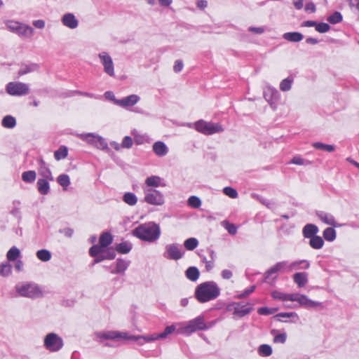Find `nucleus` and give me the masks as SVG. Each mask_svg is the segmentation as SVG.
Masks as SVG:
<instances>
[{"label": "nucleus", "instance_id": "obj_10", "mask_svg": "<svg viewBox=\"0 0 359 359\" xmlns=\"http://www.w3.org/2000/svg\"><path fill=\"white\" fill-rule=\"evenodd\" d=\"M278 272L280 273H290V264L287 261H283L277 262L275 265L271 266L270 269H269L264 275V279L265 281L271 283H273L276 279V276L272 277V275L277 273Z\"/></svg>", "mask_w": 359, "mask_h": 359}, {"label": "nucleus", "instance_id": "obj_57", "mask_svg": "<svg viewBox=\"0 0 359 359\" xmlns=\"http://www.w3.org/2000/svg\"><path fill=\"white\" fill-rule=\"evenodd\" d=\"M278 311L277 308L260 307L257 310L259 315L268 316Z\"/></svg>", "mask_w": 359, "mask_h": 359}, {"label": "nucleus", "instance_id": "obj_4", "mask_svg": "<svg viewBox=\"0 0 359 359\" xmlns=\"http://www.w3.org/2000/svg\"><path fill=\"white\" fill-rule=\"evenodd\" d=\"M215 325L214 322L206 323L203 316H199L188 321L185 325L181 326L177 330L178 334L190 335L191 333L200 330H206Z\"/></svg>", "mask_w": 359, "mask_h": 359}, {"label": "nucleus", "instance_id": "obj_40", "mask_svg": "<svg viewBox=\"0 0 359 359\" xmlns=\"http://www.w3.org/2000/svg\"><path fill=\"white\" fill-rule=\"evenodd\" d=\"M36 257L42 262H48L52 257L51 252L46 249L39 250L36 253Z\"/></svg>", "mask_w": 359, "mask_h": 359}, {"label": "nucleus", "instance_id": "obj_33", "mask_svg": "<svg viewBox=\"0 0 359 359\" xmlns=\"http://www.w3.org/2000/svg\"><path fill=\"white\" fill-rule=\"evenodd\" d=\"M187 278L191 281H196L200 275L198 269L195 266L189 267L185 272Z\"/></svg>", "mask_w": 359, "mask_h": 359}, {"label": "nucleus", "instance_id": "obj_24", "mask_svg": "<svg viewBox=\"0 0 359 359\" xmlns=\"http://www.w3.org/2000/svg\"><path fill=\"white\" fill-rule=\"evenodd\" d=\"M293 280L299 287H303L308 283V274L306 272H298L293 275Z\"/></svg>", "mask_w": 359, "mask_h": 359}, {"label": "nucleus", "instance_id": "obj_42", "mask_svg": "<svg viewBox=\"0 0 359 359\" xmlns=\"http://www.w3.org/2000/svg\"><path fill=\"white\" fill-rule=\"evenodd\" d=\"M36 177V172L34 170L25 171L22 174V179L27 183H32L35 181Z\"/></svg>", "mask_w": 359, "mask_h": 359}, {"label": "nucleus", "instance_id": "obj_51", "mask_svg": "<svg viewBox=\"0 0 359 359\" xmlns=\"http://www.w3.org/2000/svg\"><path fill=\"white\" fill-rule=\"evenodd\" d=\"M274 318L279 321H283L281 318H294L296 320L299 319V316L295 312H285V313H279L276 314Z\"/></svg>", "mask_w": 359, "mask_h": 359}, {"label": "nucleus", "instance_id": "obj_49", "mask_svg": "<svg viewBox=\"0 0 359 359\" xmlns=\"http://www.w3.org/2000/svg\"><path fill=\"white\" fill-rule=\"evenodd\" d=\"M273 350L270 345L262 344L259 346L258 353L262 356H269L272 354Z\"/></svg>", "mask_w": 359, "mask_h": 359}, {"label": "nucleus", "instance_id": "obj_60", "mask_svg": "<svg viewBox=\"0 0 359 359\" xmlns=\"http://www.w3.org/2000/svg\"><path fill=\"white\" fill-rule=\"evenodd\" d=\"M330 29V26L325 22L317 23L316 26V30L320 33H325Z\"/></svg>", "mask_w": 359, "mask_h": 359}, {"label": "nucleus", "instance_id": "obj_6", "mask_svg": "<svg viewBox=\"0 0 359 359\" xmlns=\"http://www.w3.org/2000/svg\"><path fill=\"white\" fill-rule=\"evenodd\" d=\"M4 23L10 32L22 39H30L34 34V29L28 25L13 20H7Z\"/></svg>", "mask_w": 359, "mask_h": 359}, {"label": "nucleus", "instance_id": "obj_47", "mask_svg": "<svg viewBox=\"0 0 359 359\" xmlns=\"http://www.w3.org/2000/svg\"><path fill=\"white\" fill-rule=\"evenodd\" d=\"M57 183L63 187V189L65 190L67 189V188L69 187V185L70 184V179H69V175H66V174H62V175H60L58 177H57Z\"/></svg>", "mask_w": 359, "mask_h": 359}, {"label": "nucleus", "instance_id": "obj_18", "mask_svg": "<svg viewBox=\"0 0 359 359\" xmlns=\"http://www.w3.org/2000/svg\"><path fill=\"white\" fill-rule=\"evenodd\" d=\"M61 21L63 25L72 29L76 28L79 25L78 20L76 18L75 15L71 13H65L62 16Z\"/></svg>", "mask_w": 359, "mask_h": 359}, {"label": "nucleus", "instance_id": "obj_1", "mask_svg": "<svg viewBox=\"0 0 359 359\" xmlns=\"http://www.w3.org/2000/svg\"><path fill=\"white\" fill-rule=\"evenodd\" d=\"M133 235L141 241L154 243L160 238L161 229L156 223L149 222L135 228L133 231Z\"/></svg>", "mask_w": 359, "mask_h": 359}, {"label": "nucleus", "instance_id": "obj_38", "mask_svg": "<svg viewBox=\"0 0 359 359\" xmlns=\"http://www.w3.org/2000/svg\"><path fill=\"white\" fill-rule=\"evenodd\" d=\"M38 69H39V65L35 63H32L30 65H25L20 67V69L18 72V74L20 76H22V75L28 74L29 72H34V71L37 70Z\"/></svg>", "mask_w": 359, "mask_h": 359}, {"label": "nucleus", "instance_id": "obj_9", "mask_svg": "<svg viewBox=\"0 0 359 359\" xmlns=\"http://www.w3.org/2000/svg\"><path fill=\"white\" fill-rule=\"evenodd\" d=\"M195 129L205 135H211L224 131V128L220 123H214L207 122L203 119L196 121L194 123Z\"/></svg>", "mask_w": 359, "mask_h": 359}, {"label": "nucleus", "instance_id": "obj_25", "mask_svg": "<svg viewBox=\"0 0 359 359\" xmlns=\"http://www.w3.org/2000/svg\"><path fill=\"white\" fill-rule=\"evenodd\" d=\"M161 181H162V179L159 176H157V175H152V176L148 177L145 180V184L147 186L145 188L154 189V188L159 187L162 186ZM163 186H164V184H163Z\"/></svg>", "mask_w": 359, "mask_h": 359}, {"label": "nucleus", "instance_id": "obj_19", "mask_svg": "<svg viewBox=\"0 0 359 359\" xmlns=\"http://www.w3.org/2000/svg\"><path fill=\"white\" fill-rule=\"evenodd\" d=\"M38 163L39 175H41L43 178H46V180L53 181L54 178L52 175V172L49 168L47 166L46 162L42 158H40L38 161Z\"/></svg>", "mask_w": 359, "mask_h": 359}, {"label": "nucleus", "instance_id": "obj_64", "mask_svg": "<svg viewBox=\"0 0 359 359\" xmlns=\"http://www.w3.org/2000/svg\"><path fill=\"white\" fill-rule=\"evenodd\" d=\"M184 65L182 60H177L175 61L173 70L175 72L178 73L180 72L183 69Z\"/></svg>", "mask_w": 359, "mask_h": 359}, {"label": "nucleus", "instance_id": "obj_3", "mask_svg": "<svg viewBox=\"0 0 359 359\" xmlns=\"http://www.w3.org/2000/svg\"><path fill=\"white\" fill-rule=\"evenodd\" d=\"M195 297L200 303L215 299L220 295V288L214 281H207L198 285L195 290Z\"/></svg>", "mask_w": 359, "mask_h": 359}, {"label": "nucleus", "instance_id": "obj_41", "mask_svg": "<svg viewBox=\"0 0 359 359\" xmlns=\"http://www.w3.org/2000/svg\"><path fill=\"white\" fill-rule=\"evenodd\" d=\"M312 146L316 149H321L327 152H332L334 151L335 147L332 144H326L320 142H314Z\"/></svg>", "mask_w": 359, "mask_h": 359}, {"label": "nucleus", "instance_id": "obj_44", "mask_svg": "<svg viewBox=\"0 0 359 359\" xmlns=\"http://www.w3.org/2000/svg\"><path fill=\"white\" fill-rule=\"evenodd\" d=\"M293 81V78L290 76L283 79L280 83V89L283 92L290 90L292 88Z\"/></svg>", "mask_w": 359, "mask_h": 359}, {"label": "nucleus", "instance_id": "obj_15", "mask_svg": "<svg viewBox=\"0 0 359 359\" xmlns=\"http://www.w3.org/2000/svg\"><path fill=\"white\" fill-rule=\"evenodd\" d=\"M253 311V305L250 303L243 304L239 302V306L235 309V313H233V318L234 319L241 318L250 314Z\"/></svg>", "mask_w": 359, "mask_h": 359}, {"label": "nucleus", "instance_id": "obj_46", "mask_svg": "<svg viewBox=\"0 0 359 359\" xmlns=\"http://www.w3.org/2000/svg\"><path fill=\"white\" fill-rule=\"evenodd\" d=\"M67 148L65 146H61L57 150L55 151L54 156L57 161H60L61 159L65 158L67 156Z\"/></svg>", "mask_w": 359, "mask_h": 359}, {"label": "nucleus", "instance_id": "obj_23", "mask_svg": "<svg viewBox=\"0 0 359 359\" xmlns=\"http://www.w3.org/2000/svg\"><path fill=\"white\" fill-rule=\"evenodd\" d=\"M95 339L101 341V340L104 339H111L114 340L117 339L116 331H103V332H97L95 333Z\"/></svg>", "mask_w": 359, "mask_h": 359}, {"label": "nucleus", "instance_id": "obj_32", "mask_svg": "<svg viewBox=\"0 0 359 359\" xmlns=\"http://www.w3.org/2000/svg\"><path fill=\"white\" fill-rule=\"evenodd\" d=\"M271 334L273 336V342L276 344H285L287 339V334L285 332L279 333L277 330H272Z\"/></svg>", "mask_w": 359, "mask_h": 359}, {"label": "nucleus", "instance_id": "obj_52", "mask_svg": "<svg viewBox=\"0 0 359 359\" xmlns=\"http://www.w3.org/2000/svg\"><path fill=\"white\" fill-rule=\"evenodd\" d=\"M116 335H117V339H125V340H130V341H136V339H138V337H137V336L129 334L126 332L116 331Z\"/></svg>", "mask_w": 359, "mask_h": 359}, {"label": "nucleus", "instance_id": "obj_11", "mask_svg": "<svg viewBox=\"0 0 359 359\" xmlns=\"http://www.w3.org/2000/svg\"><path fill=\"white\" fill-rule=\"evenodd\" d=\"M79 138L98 149L104 150L108 149L106 140L101 136L95 133H83L78 135Z\"/></svg>", "mask_w": 359, "mask_h": 359}, {"label": "nucleus", "instance_id": "obj_39", "mask_svg": "<svg viewBox=\"0 0 359 359\" xmlns=\"http://www.w3.org/2000/svg\"><path fill=\"white\" fill-rule=\"evenodd\" d=\"M20 250L15 246L12 247L6 254V258L8 261H15L20 257Z\"/></svg>", "mask_w": 359, "mask_h": 359}, {"label": "nucleus", "instance_id": "obj_34", "mask_svg": "<svg viewBox=\"0 0 359 359\" xmlns=\"http://www.w3.org/2000/svg\"><path fill=\"white\" fill-rule=\"evenodd\" d=\"M123 201L130 206H134L137 203V197L132 192H126L123 196Z\"/></svg>", "mask_w": 359, "mask_h": 359}, {"label": "nucleus", "instance_id": "obj_5", "mask_svg": "<svg viewBox=\"0 0 359 359\" xmlns=\"http://www.w3.org/2000/svg\"><path fill=\"white\" fill-rule=\"evenodd\" d=\"M15 289L20 296L32 299L42 297L43 295L40 286L33 282L19 283L15 286Z\"/></svg>", "mask_w": 359, "mask_h": 359}, {"label": "nucleus", "instance_id": "obj_63", "mask_svg": "<svg viewBox=\"0 0 359 359\" xmlns=\"http://www.w3.org/2000/svg\"><path fill=\"white\" fill-rule=\"evenodd\" d=\"M104 257H105L106 259L112 260L115 258L116 253L112 249H105Z\"/></svg>", "mask_w": 359, "mask_h": 359}, {"label": "nucleus", "instance_id": "obj_8", "mask_svg": "<svg viewBox=\"0 0 359 359\" xmlns=\"http://www.w3.org/2000/svg\"><path fill=\"white\" fill-rule=\"evenodd\" d=\"M143 202L156 206H161L165 203L164 195L158 190L152 188H143Z\"/></svg>", "mask_w": 359, "mask_h": 359}, {"label": "nucleus", "instance_id": "obj_43", "mask_svg": "<svg viewBox=\"0 0 359 359\" xmlns=\"http://www.w3.org/2000/svg\"><path fill=\"white\" fill-rule=\"evenodd\" d=\"M107 248L102 246L101 244L93 245L89 250V255L90 256L99 255V254H104Z\"/></svg>", "mask_w": 359, "mask_h": 359}, {"label": "nucleus", "instance_id": "obj_53", "mask_svg": "<svg viewBox=\"0 0 359 359\" xmlns=\"http://www.w3.org/2000/svg\"><path fill=\"white\" fill-rule=\"evenodd\" d=\"M342 20V15L341 13L335 11L327 18V21L331 24H337Z\"/></svg>", "mask_w": 359, "mask_h": 359}, {"label": "nucleus", "instance_id": "obj_17", "mask_svg": "<svg viewBox=\"0 0 359 359\" xmlns=\"http://www.w3.org/2000/svg\"><path fill=\"white\" fill-rule=\"evenodd\" d=\"M140 96L133 94L122 99H119L118 101H116V104L123 108L127 109L128 107H133L140 101Z\"/></svg>", "mask_w": 359, "mask_h": 359}, {"label": "nucleus", "instance_id": "obj_21", "mask_svg": "<svg viewBox=\"0 0 359 359\" xmlns=\"http://www.w3.org/2000/svg\"><path fill=\"white\" fill-rule=\"evenodd\" d=\"M152 149L155 154L159 157L165 156L168 153V147L161 141L156 142L153 144Z\"/></svg>", "mask_w": 359, "mask_h": 359}, {"label": "nucleus", "instance_id": "obj_35", "mask_svg": "<svg viewBox=\"0 0 359 359\" xmlns=\"http://www.w3.org/2000/svg\"><path fill=\"white\" fill-rule=\"evenodd\" d=\"M132 244L129 242L124 241L116 245V250L120 254H127L132 250Z\"/></svg>", "mask_w": 359, "mask_h": 359}, {"label": "nucleus", "instance_id": "obj_29", "mask_svg": "<svg viewBox=\"0 0 359 359\" xmlns=\"http://www.w3.org/2000/svg\"><path fill=\"white\" fill-rule=\"evenodd\" d=\"M48 180L46 178H43L39 179L37 182L38 191L42 195H46L49 192L50 186Z\"/></svg>", "mask_w": 359, "mask_h": 359}, {"label": "nucleus", "instance_id": "obj_26", "mask_svg": "<svg viewBox=\"0 0 359 359\" xmlns=\"http://www.w3.org/2000/svg\"><path fill=\"white\" fill-rule=\"evenodd\" d=\"M278 91L274 88L267 87L264 90V97L265 100L269 103H271L272 100L278 99Z\"/></svg>", "mask_w": 359, "mask_h": 359}, {"label": "nucleus", "instance_id": "obj_62", "mask_svg": "<svg viewBox=\"0 0 359 359\" xmlns=\"http://www.w3.org/2000/svg\"><path fill=\"white\" fill-rule=\"evenodd\" d=\"M133 139L130 136H126L121 143L123 148L130 149L133 146Z\"/></svg>", "mask_w": 359, "mask_h": 359}, {"label": "nucleus", "instance_id": "obj_48", "mask_svg": "<svg viewBox=\"0 0 359 359\" xmlns=\"http://www.w3.org/2000/svg\"><path fill=\"white\" fill-rule=\"evenodd\" d=\"M12 271V266L8 262H4L0 264V275L4 277L8 276Z\"/></svg>", "mask_w": 359, "mask_h": 359}, {"label": "nucleus", "instance_id": "obj_61", "mask_svg": "<svg viewBox=\"0 0 359 359\" xmlns=\"http://www.w3.org/2000/svg\"><path fill=\"white\" fill-rule=\"evenodd\" d=\"M255 285H252L249 288L245 290L241 294H238L236 297L237 299L245 298L255 291Z\"/></svg>", "mask_w": 359, "mask_h": 359}, {"label": "nucleus", "instance_id": "obj_31", "mask_svg": "<svg viewBox=\"0 0 359 359\" xmlns=\"http://www.w3.org/2000/svg\"><path fill=\"white\" fill-rule=\"evenodd\" d=\"M138 339H136V341L139 345H143L146 342H151L156 340L159 339L158 337V334H152L149 335H142L137 336Z\"/></svg>", "mask_w": 359, "mask_h": 359}, {"label": "nucleus", "instance_id": "obj_20", "mask_svg": "<svg viewBox=\"0 0 359 359\" xmlns=\"http://www.w3.org/2000/svg\"><path fill=\"white\" fill-rule=\"evenodd\" d=\"M316 214L322 222L332 226H337L335 219L332 215L324 211H317Z\"/></svg>", "mask_w": 359, "mask_h": 359}, {"label": "nucleus", "instance_id": "obj_12", "mask_svg": "<svg viewBox=\"0 0 359 359\" xmlns=\"http://www.w3.org/2000/svg\"><path fill=\"white\" fill-rule=\"evenodd\" d=\"M6 90L12 96H22L29 93V88L27 83L12 81L7 83Z\"/></svg>", "mask_w": 359, "mask_h": 359}, {"label": "nucleus", "instance_id": "obj_45", "mask_svg": "<svg viewBox=\"0 0 359 359\" xmlns=\"http://www.w3.org/2000/svg\"><path fill=\"white\" fill-rule=\"evenodd\" d=\"M323 237L327 241H333L336 238V231L332 227L326 228L323 231Z\"/></svg>", "mask_w": 359, "mask_h": 359}, {"label": "nucleus", "instance_id": "obj_37", "mask_svg": "<svg viewBox=\"0 0 359 359\" xmlns=\"http://www.w3.org/2000/svg\"><path fill=\"white\" fill-rule=\"evenodd\" d=\"M1 125L6 128H13L16 126V120L13 116L7 115L3 118Z\"/></svg>", "mask_w": 359, "mask_h": 359}, {"label": "nucleus", "instance_id": "obj_58", "mask_svg": "<svg viewBox=\"0 0 359 359\" xmlns=\"http://www.w3.org/2000/svg\"><path fill=\"white\" fill-rule=\"evenodd\" d=\"M290 163L302 165H309V164H311V162L309 161L302 158L299 156H295L290 161Z\"/></svg>", "mask_w": 359, "mask_h": 359}, {"label": "nucleus", "instance_id": "obj_27", "mask_svg": "<svg viewBox=\"0 0 359 359\" xmlns=\"http://www.w3.org/2000/svg\"><path fill=\"white\" fill-rule=\"evenodd\" d=\"M290 271H292L294 270H298V269H309L310 266V263L309 261L306 259L302 260H297L294 262H292L291 263H289Z\"/></svg>", "mask_w": 359, "mask_h": 359}, {"label": "nucleus", "instance_id": "obj_55", "mask_svg": "<svg viewBox=\"0 0 359 359\" xmlns=\"http://www.w3.org/2000/svg\"><path fill=\"white\" fill-rule=\"evenodd\" d=\"M222 225L231 235H235L237 233L238 228L235 224L224 221L222 222Z\"/></svg>", "mask_w": 359, "mask_h": 359}, {"label": "nucleus", "instance_id": "obj_7", "mask_svg": "<svg viewBox=\"0 0 359 359\" xmlns=\"http://www.w3.org/2000/svg\"><path fill=\"white\" fill-rule=\"evenodd\" d=\"M64 346L62 337L54 332L48 333L43 339V347L50 353L60 351Z\"/></svg>", "mask_w": 359, "mask_h": 359}, {"label": "nucleus", "instance_id": "obj_14", "mask_svg": "<svg viewBox=\"0 0 359 359\" xmlns=\"http://www.w3.org/2000/svg\"><path fill=\"white\" fill-rule=\"evenodd\" d=\"M98 57L103 66L104 72L109 76H114V65L111 57L107 52H101Z\"/></svg>", "mask_w": 359, "mask_h": 359}, {"label": "nucleus", "instance_id": "obj_13", "mask_svg": "<svg viewBox=\"0 0 359 359\" xmlns=\"http://www.w3.org/2000/svg\"><path fill=\"white\" fill-rule=\"evenodd\" d=\"M163 255L167 259L179 260L182 258L184 252L179 244L172 243L165 245V250Z\"/></svg>", "mask_w": 359, "mask_h": 359}, {"label": "nucleus", "instance_id": "obj_30", "mask_svg": "<svg viewBox=\"0 0 359 359\" xmlns=\"http://www.w3.org/2000/svg\"><path fill=\"white\" fill-rule=\"evenodd\" d=\"M324 241L320 236L316 235L315 236L309 238V245L315 250L321 249L323 247Z\"/></svg>", "mask_w": 359, "mask_h": 359}, {"label": "nucleus", "instance_id": "obj_54", "mask_svg": "<svg viewBox=\"0 0 359 359\" xmlns=\"http://www.w3.org/2000/svg\"><path fill=\"white\" fill-rule=\"evenodd\" d=\"M188 205L191 208H198L201 205V201L198 197L192 196L188 199Z\"/></svg>", "mask_w": 359, "mask_h": 359}, {"label": "nucleus", "instance_id": "obj_2", "mask_svg": "<svg viewBox=\"0 0 359 359\" xmlns=\"http://www.w3.org/2000/svg\"><path fill=\"white\" fill-rule=\"evenodd\" d=\"M271 297L274 299H279L283 302H297L299 303V306L306 309H312L323 306L321 302L313 301L310 299L306 295L301 294L299 293L287 294L275 290L271 292Z\"/></svg>", "mask_w": 359, "mask_h": 359}, {"label": "nucleus", "instance_id": "obj_16", "mask_svg": "<svg viewBox=\"0 0 359 359\" xmlns=\"http://www.w3.org/2000/svg\"><path fill=\"white\" fill-rule=\"evenodd\" d=\"M130 264V261L126 260L122 258H118L116 261L115 269H111L110 267H106L107 269H110V272L112 274H124Z\"/></svg>", "mask_w": 359, "mask_h": 359}, {"label": "nucleus", "instance_id": "obj_56", "mask_svg": "<svg viewBox=\"0 0 359 359\" xmlns=\"http://www.w3.org/2000/svg\"><path fill=\"white\" fill-rule=\"evenodd\" d=\"M176 330V327L174 325L167 326L164 331L161 333L158 334V339H165L168 337V334H172L173 332H175Z\"/></svg>", "mask_w": 359, "mask_h": 359}, {"label": "nucleus", "instance_id": "obj_50", "mask_svg": "<svg viewBox=\"0 0 359 359\" xmlns=\"http://www.w3.org/2000/svg\"><path fill=\"white\" fill-rule=\"evenodd\" d=\"M198 240L195 238H189L187 239L184 243V248L188 250H194L198 246Z\"/></svg>", "mask_w": 359, "mask_h": 359}, {"label": "nucleus", "instance_id": "obj_22", "mask_svg": "<svg viewBox=\"0 0 359 359\" xmlns=\"http://www.w3.org/2000/svg\"><path fill=\"white\" fill-rule=\"evenodd\" d=\"M318 227L313 224H306L302 229V234L305 238H311L318 233Z\"/></svg>", "mask_w": 359, "mask_h": 359}, {"label": "nucleus", "instance_id": "obj_28", "mask_svg": "<svg viewBox=\"0 0 359 359\" xmlns=\"http://www.w3.org/2000/svg\"><path fill=\"white\" fill-rule=\"evenodd\" d=\"M283 38L290 42H299L304 39V35L297 32H286L283 34Z\"/></svg>", "mask_w": 359, "mask_h": 359}, {"label": "nucleus", "instance_id": "obj_59", "mask_svg": "<svg viewBox=\"0 0 359 359\" xmlns=\"http://www.w3.org/2000/svg\"><path fill=\"white\" fill-rule=\"evenodd\" d=\"M223 192L225 195L228 196L229 197L231 198H236L238 197V192L237 191L230 187H224L223 189Z\"/></svg>", "mask_w": 359, "mask_h": 359}, {"label": "nucleus", "instance_id": "obj_36", "mask_svg": "<svg viewBox=\"0 0 359 359\" xmlns=\"http://www.w3.org/2000/svg\"><path fill=\"white\" fill-rule=\"evenodd\" d=\"M113 236L109 232H104L100 235L99 239V243L102 246L108 247L110 244L112 243Z\"/></svg>", "mask_w": 359, "mask_h": 359}]
</instances>
